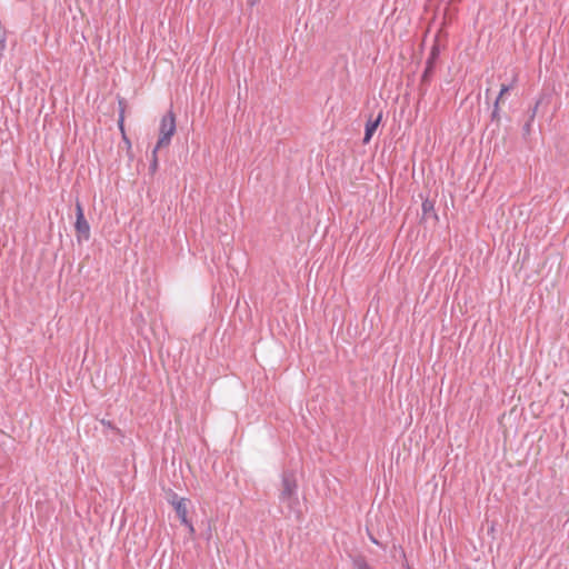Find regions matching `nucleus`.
Listing matches in <instances>:
<instances>
[{
  "label": "nucleus",
  "mask_w": 569,
  "mask_h": 569,
  "mask_svg": "<svg viewBox=\"0 0 569 569\" xmlns=\"http://www.w3.org/2000/svg\"><path fill=\"white\" fill-rule=\"evenodd\" d=\"M298 482L296 475L292 470H286L281 477V490L279 493V500L286 503L290 511H295L299 505L297 497Z\"/></svg>",
  "instance_id": "obj_1"
},
{
  "label": "nucleus",
  "mask_w": 569,
  "mask_h": 569,
  "mask_svg": "<svg viewBox=\"0 0 569 569\" xmlns=\"http://www.w3.org/2000/svg\"><path fill=\"white\" fill-rule=\"evenodd\" d=\"M176 132V114L172 110L168 111L161 119L159 128V139L156 150H160L170 144L171 138Z\"/></svg>",
  "instance_id": "obj_2"
},
{
  "label": "nucleus",
  "mask_w": 569,
  "mask_h": 569,
  "mask_svg": "<svg viewBox=\"0 0 569 569\" xmlns=\"http://www.w3.org/2000/svg\"><path fill=\"white\" fill-rule=\"evenodd\" d=\"M76 237L79 243L82 241H88L90 238V226L87 221L82 204L79 200L76 201Z\"/></svg>",
  "instance_id": "obj_3"
},
{
  "label": "nucleus",
  "mask_w": 569,
  "mask_h": 569,
  "mask_svg": "<svg viewBox=\"0 0 569 569\" xmlns=\"http://www.w3.org/2000/svg\"><path fill=\"white\" fill-rule=\"evenodd\" d=\"M170 503L173 506L174 511L181 522L188 527L190 535L192 536L194 533V528L192 523L189 521L187 515V500L184 498H178L176 493L172 495V499L170 500Z\"/></svg>",
  "instance_id": "obj_4"
},
{
  "label": "nucleus",
  "mask_w": 569,
  "mask_h": 569,
  "mask_svg": "<svg viewBox=\"0 0 569 569\" xmlns=\"http://www.w3.org/2000/svg\"><path fill=\"white\" fill-rule=\"evenodd\" d=\"M382 119V112L380 111L379 114L375 120L371 118L366 123V131H365V138L363 143H368L373 136L375 131L377 130L378 126L380 124Z\"/></svg>",
  "instance_id": "obj_5"
},
{
  "label": "nucleus",
  "mask_w": 569,
  "mask_h": 569,
  "mask_svg": "<svg viewBox=\"0 0 569 569\" xmlns=\"http://www.w3.org/2000/svg\"><path fill=\"white\" fill-rule=\"evenodd\" d=\"M429 218H432L435 221H438V216L435 210V201L426 199L422 202V219L428 220Z\"/></svg>",
  "instance_id": "obj_6"
},
{
  "label": "nucleus",
  "mask_w": 569,
  "mask_h": 569,
  "mask_svg": "<svg viewBox=\"0 0 569 569\" xmlns=\"http://www.w3.org/2000/svg\"><path fill=\"white\" fill-rule=\"evenodd\" d=\"M355 569H370V566L365 556L358 555L352 558Z\"/></svg>",
  "instance_id": "obj_7"
},
{
  "label": "nucleus",
  "mask_w": 569,
  "mask_h": 569,
  "mask_svg": "<svg viewBox=\"0 0 569 569\" xmlns=\"http://www.w3.org/2000/svg\"><path fill=\"white\" fill-rule=\"evenodd\" d=\"M435 67L431 64V62H427L426 69L421 77V86L427 84L430 81V78L433 74Z\"/></svg>",
  "instance_id": "obj_8"
},
{
  "label": "nucleus",
  "mask_w": 569,
  "mask_h": 569,
  "mask_svg": "<svg viewBox=\"0 0 569 569\" xmlns=\"http://www.w3.org/2000/svg\"><path fill=\"white\" fill-rule=\"evenodd\" d=\"M159 150H156V148L153 149L152 151V160H151V163H150V170L151 172H156V170L158 169V157H157V152Z\"/></svg>",
  "instance_id": "obj_9"
},
{
  "label": "nucleus",
  "mask_w": 569,
  "mask_h": 569,
  "mask_svg": "<svg viewBox=\"0 0 569 569\" xmlns=\"http://www.w3.org/2000/svg\"><path fill=\"white\" fill-rule=\"evenodd\" d=\"M438 54H439L438 48L436 46L432 47L430 57L428 58L427 62H431V64L435 67Z\"/></svg>",
  "instance_id": "obj_10"
},
{
  "label": "nucleus",
  "mask_w": 569,
  "mask_h": 569,
  "mask_svg": "<svg viewBox=\"0 0 569 569\" xmlns=\"http://www.w3.org/2000/svg\"><path fill=\"white\" fill-rule=\"evenodd\" d=\"M453 13L450 11V9H446L443 13V22L442 24L450 23L452 21Z\"/></svg>",
  "instance_id": "obj_11"
},
{
  "label": "nucleus",
  "mask_w": 569,
  "mask_h": 569,
  "mask_svg": "<svg viewBox=\"0 0 569 569\" xmlns=\"http://www.w3.org/2000/svg\"><path fill=\"white\" fill-rule=\"evenodd\" d=\"M491 119L495 120V121H499L500 120L498 102H495V104H493V110H492V113H491Z\"/></svg>",
  "instance_id": "obj_12"
},
{
  "label": "nucleus",
  "mask_w": 569,
  "mask_h": 569,
  "mask_svg": "<svg viewBox=\"0 0 569 569\" xmlns=\"http://www.w3.org/2000/svg\"><path fill=\"white\" fill-rule=\"evenodd\" d=\"M512 88V86H507V84H502L501 86V90L499 92V96L500 97H503L507 92H509V90Z\"/></svg>",
  "instance_id": "obj_13"
},
{
  "label": "nucleus",
  "mask_w": 569,
  "mask_h": 569,
  "mask_svg": "<svg viewBox=\"0 0 569 569\" xmlns=\"http://www.w3.org/2000/svg\"><path fill=\"white\" fill-rule=\"evenodd\" d=\"M538 107H539V101L535 104V107L532 109V113L530 116V121L533 120V118H535V116L537 113Z\"/></svg>",
  "instance_id": "obj_14"
},
{
  "label": "nucleus",
  "mask_w": 569,
  "mask_h": 569,
  "mask_svg": "<svg viewBox=\"0 0 569 569\" xmlns=\"http://www.w3.org/2000/svg\"><path fill=\"white\" fill-rule=\"evenodd\" d=\"M123 120H124V117H123V111L121 112L120 114V119H119V128L120 130L123 132Z\"/></svg>",
  "instance_id": "obj_15"
},
{
  "label": "nucleus",
  "mask_w": 569,
  "mask_h": 569,
  "mask_svg": "<svg viewBox=\"0 0 569 569\" xmlns=\"http://www.w3.org/2000/svg\"><path fill=\"white\" fill-rule=\"evenodd\" d=\"M503 97L498 96L495 102H498V109H500L499 104L501 103Z\"/></svg>",
  "instance_id": "obj_16"
},
{
  "label": "nucleus",
  "mask_w": 569,
  "mask_h": 569,
  "mask_svg": "<svg viewBox=\"0 0 569 569\" xmlns=\"http://www.w3.org/2000/svg\"><path fill=\"white\" fill-rule=\"evenodd\" d=\"M0 47L3 48L4 47V41L3 40H0Z\"/></svg>",
  "instance_id": "obj_17"
},
{
  "label": "nucleus",
  "mask_w": 569,
  "mask_h": 569,
  "mask_svg": "<svg viewBox=\"0 0 569 569\" xmlns=\"http://www.w3.org/2000/svg\"><path fill=\"white\" fill-rule=\"evenodd\" d=\"M371 540L373 543H377V545L379 543L373 537H371Z\"/></svg>",
  "instance_id": "obj_18"
},
{
  "label": "nucleus",
  "mask_w": 569,
  "mask_h": 569,
  "mask_svg": "<svg viewBox=\"0 0 569 569\" xmlns=\"http://www.w3.org/2000/svg\"><path fill=\"white\" fill-rule=\"evenodd\" d=\"M529 129H530V123L528 122V123L526 124V130H529Z\"/></svg>",
  "instance_id": "obj_19"
}]
</instances>
